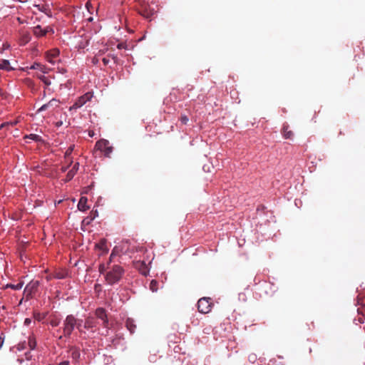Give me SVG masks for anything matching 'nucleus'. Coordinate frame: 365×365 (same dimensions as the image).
Wrapping results in <instances>:
<instances>
[{"label":"nucleus","mask_w":365,"mask_h":365,"mask_svg":"<svg viewBox=\"0 0 365 365\" xmlns=\"http://www.w3.org/2000/svg\"><path fill=\"white\" fill-rule=\"evenodd\" d=\"M98 271L105 275V279L109 285L118 283L125 274V269L122 266L112 264L110 262H108L107 264H100Z\"/></svg>","instance_id":"1"},{"label":"nucleus","mask_w":365,"mask_h":365,"mask_svg":"<svg viewBox=\"0 0 365 365\" xmlns=\"http://www.w3.org/2000/svg\"><path fill=\"white\" fill-rule=\"evenodd\" d=\"M75 327L82 331L81 325L77 323V319L72 314L68 315L63 321V334L65 336H69L73 331Z\"/></svg>","instance_id":"2"},{"label":"nucleus","mask_w":365,"mask_h":365,"mask_svg":"<svg viewBox=\"0 0 365 365\" xmlns=\"http://www.w3.org/2000/svg\"><path fill=\"white\" fill-rule=\"evenodd\" d=\"M95 148L104 153V155L109 158L113 152V147L110 145L108 140L101 139L96 142Z\"/></svg>","instance_id":"3"},{"label":"nucleus","mask_w":365,"mask_h":365,"mask_svg":"<svg viewBox=\"0 0 365 365\" xmlns=\"http://www.w3.org/2000/svg\"><path fill=\"white\" fill-rule=\"evenodd\" d=\"M93 98V93L88 92L84 95L80 96L76 102L69 108V110H77L81 108L87 102L90 101Z\"/></svg>","instance_id":"4"},{"label":"nucleus","mask_w":365,"mask_h":365,"mask_svg":"<svg viewBox=\"0 0 365 365\" xmlns=\"http://www.w3.org/2000/svg\"><path fill=\"white\" fill-rule=\"evenodd\" d=\"M210 298L202 297L197 302V309L200 313L207 314L211 311L212 303Z\"/></svg>","instance_id":"5"},{"label":"nucleus","mask_w":365,"mask_h":365,"mask_svg":"<svg viewBox=\"0 0 365 365\" xmlns=\"http://www.w3.org/2000/svg\"><path fill=\"white\" fill-rule=\"evenodd\" d=\"M49 32L54 33L53 29L49 26L43 29L40 25H37L33 29V33L36 37L43 36Z\"/></svg>","instance_id":"6"},{"label":"nucleus","mask_w":365,"mask_h":365,"mask_svg":"<svg viewBox=\"0 0 365 365\" xmlns=\"http://www.w3.org/2000/svg\"><path fill=\"white\" fill-rule=\"evenodd\" d=\"M95 314L98 319H99L102 321L103 325L105 327H107L108 324V319L106 309L103 308L99 307V308L96 309V310L95 312Z\"/></svg>","instance_id":"7"},{"label":"nucleus","mask_w":365,"mask_h":365,"mask_svg":"<svg viewBox=\"0 0 365 365\" xmlns=\"http://www.w3.org/2000/svg\"><path fill=\"white\" fill-rule=\"evenodd\" d=\"M40 283L38 280H32L25 287L24 292L27 295H31L37 291V289L39 286Z\"/></svg>","instance_id":"8"},{"label":"nucleus","mask_w":365,"mask_h":365,"mask_svg":"<svg viewBox=\"0 0 365 365\" xmlns=\"http://www.w3.org/2000/svg\"><path fill=\"white\" fill-rule=\"evenodd\" d=\"M59 50L58 49H53L48 51L46 54V60L48 62L51 63L52 65H55L56 62L58 61V57L59 55Z\"/></svg>","instance_id":"9"},{"label":"nucleus","mask_w":365,"mask_h":365,"mask_svg":"<svg viewBox=\"0 0 365 365\" xmlns=\"http://www.w3.org/2000/svg\"><path fill=\"white\" fill-rule=\"evenodd\" d=\"M59 101L56 98H52L49 102L47 103L43 104L37 110L38 113L44 111L48 108H56L58 106Z\"/></svg>","instance_id":"10"},{"label":"nucleus","mask_w":365,"mask_h":365,"mask_svg":"<svg viewBox=\"0 0 365 365\" xmlns=\"http://www.w3.org/2000/svg\"><path fill=\"white\" fill-rule=\"evenodd\" d=\"M68 272L65 269H59L53 273V277L57 279H63L68 277Z\"/></svg>","instance_id":"11"},{"label":"nucleus","mask_w":365,"mask_h":365,"mask_svg":"<svg viewBox=\"0 0 365 365\" xmlns=\"http://www.w3.org/2000/svg\"><path fill=\"white\" fill-rule=\"evenodd\" d=\"M78 169H79V163H76L73 165V168L68 172V173L66 175V181H70L74 177V175L76 174Z\"/></svg>","instance_id":"12"},{"label":"nucleus","mask_w":365,"mask_h":365,"mask_svg":"<svg viewBox=\"0 0 365 365\" xmlns=\"http://www.w3.org/2000/svg\"><path fill=\"white\" fill-rule=\"evenodd\" d=\"M74 148H75V145H71L68 148V149L65 152L64 157H65L66 163H68L69 165H71L73 163V160H72V158L71 157V155L74 150Z\"/></svg>","instance_id":"13"},{"label":"nucleus","mask_w":365,"mask_h":365,"mask_svg":"<svg viewBox=\"0 0 365 365\" xmlns=\"http://www.w3.org/2000/svg\"><path fill=\"white\" fill-rule=\"evenodd\" d=\"M125 327L130 334L135 333L137 327L135 321L131 318H128L126 319Z\"/></svg>","instance_id":"14"},{"label":"nucleus","mask_w":365,"mask_h":365,"mask_svg":"<svg viewBox=\"0 0 365 365\" xmlns=\"http://www.w3.org/2000/svg\"><path fill=\"white\" fill-rule=\"evenodd\" d=\"M96 327V322L93 317H88L84 323V329H92Z\"/></svg>","instance_id":"15"},{"label":"nucleus","mask_w":365,"mask_h":365,"mask_svg":"<svg viewBox=\"0 0 365 365\" xmlns=\"http://www.w3.org/2000/svg\"><path fill=\"white\" fill-rule=\"evenodd\" d=\"M87 198L86 197H81L78 203V209L81 211H86L89 207L87 205Z\"/></svg>","instance_id":"16"},{"label":"nucleus","mask_w":365,"mask_h":365,"mask_svg":"<svg viewBox=\"0 0 365 365\" xmlns=\"http://www.w3.org/2000/svg\"><path fill=\"white\" fill-rule=\"evenodd\" d=\"M95 247L97 250L101 251L102 254L107 252L108 250L105 239H102Z\"/></svg>","instance_id":"17"},{"label":"nucleus","mask_w":365,"mask_h":365,"mask_svg":"<svg viewBox=\"0 0 365 365\" xmlns=\"http://www.w3.org/2000/svg\"><path fill=\"white\" fill-rule=\"evenodd\" d=\"M35 6L37 7V9L39 11L45 13L48 16L51 17L52 16L51 12L48 6H46V5H36Z\"/></svg>","instance_id":"18"},{"label":"nucleus","mask_w":365,"mask_h":365,"mask_svg":"<svg viewBox=\"0 0 365 365\" xmlns=\"http://www.w3.org/2000/svg\"><path fill=\"white\" fill-rule=\"evenodd\" d=\"M28 346H29L30 350L35 349V348L36 346V341L35 338L33 336H30L29 337Z\"/></svg>","instance_id":"19"},{"label":"nucleus","mask_w":365,"mask_h":365,"mask_svg":"<svg viewBox=\"0 0 365 365\" xmlns=\"http://www.w3.org/2000/svg\"><path fill=\"white\" fill-rule=\"evenodd\" d=\"M283 135H284V138L289 139V138H292V137L293 136V133L291 130H288L287 126L284 125L283 127Z\"/></svg>","instance_id":"20"},{"label":"nucleus","mask_w":365,"mask_h":365,"mask_svg":"<svg viewBox=\"0 0 365 365\" xmlns=\"http://www.w3.org/2000/svg\"><path fill=\"white\" fill-rule=\"evenodd\" d=\"M26 138L34 140L36 142H41L42 140V138L40 135L34 133L26 135Z\"/></svg>","instance_id":"21"},{"label":"nucleus","mask_w":365,"mask_h":365,"mask_svg":"<svg viewBox=\"0 0 365 365\" xmlns=\"http://www.w3.org/2000/svg\"><path fill=\"white\" fill-rule=\"evenodd\" d=\"M150 289L153 292H156L158 289V282L155 280V279H153L150 283Z\"/></svg>","instance_id":"22"},{"label":"nucleus","mask_w":365,"mask_h":365,"mask_svg":"<svg viewBox=\"0 0 365 365\" xmlns=\"http://www.w3.org/2000/svg\"><path fill=\"white\" fill-rule=\"evenodd\" d=\"M24 283L23 282H19L16 284H7V287H10L14 290H20L23 287Z\"/></svg>","instance_id":"23"},{"label":"nucleus","mask_w":365,"mask_h":365,"mask_svg":"<svg viewBox=\"0 0 365 365\" xmlns=\"http://www.w3.org/2000/svg\"><path fill=\"white\" fill-rule=\"evenodd\" d=\"M38 78H40V80L44 83L46 86H49L51 85V80L48 79L47 77H46L44 75H41L40 76H38Z\"/></svg>","instance_id":"24"},{"label":"nucleus","mask_w":365,"mask_h":365,"mask_svg":"<svg viewBox=\"0 0 365 365\" xmlns=\"http://www.w3.org/2000/svg\"><path fill=\"white\" fill-rule=\"evenodd\" d=\"M9 61L8 60H4L0 63V69H6L9 70Z\"/></svg>","instance_id":"25"},{"label":"nucleus","mask_w":365,"mask_h":365,"mask_svg":"<svg viewBox=\"0 0 365 365\" xmlns=\"http://www.w3.org/2000/svg\"><path fill=\"white\" fill-rule=\"evenodd\" d=\"M71 355L73 359H78L80 357V352L77 349L72 350Z\"/></svg>","instance_id":"26"},{"label":"nucleus","mask_w":365,"mask_h":365,"mask_svg":"<svg viewBox=\"0 0 365 365\" xmlns=\"http://www.w3.org/2000/svg\"><path fill=\"white\" fill-rule=\"evenodd\" d=\"M16 124V122H5L2 124L0 125V129H1L2 128L5 127V126H7V125H14Z\"/></svg>","instance_id":"27"},{"label":"nucleus","mask_w":365,"mask_h":365,"mask_svg":"<svg viewBox=\"0 0 365 365\" xmlns=\"http://www.w3.org/2000/svg\"><path fill=\"white\" fill-rule=\"evenodd\" d=\"M117 48L118 49H126L127 45L124 43H120L117 45Z\"/></svg>","instance_id":"28"},{"label":"nucleus","mask_w":365,"mask_h":365,"mask_svg":"<svg viewBox=\"0 0 365 365\" xmlns=\"http://www.w3.org/2000/svg\"><path fill=\"white\" fill-rule=\"evenodd\" d=\"M108 57H109V58H111L114 63H117L118 57L115 54H109Z\"/></svg>","instance_id":"29"},{"label":"nucleus","mask_w":365,"mask_h":365,"mask_svg":"<svg viewBox=\"0 0 365 365\" xmlns=\"http://www.w3.org/2000/svg\"><path fill=\"white\" fill-rule=\"evenodd\" d=\"M102 61H103V64H104L105 66H107V65H108V63H110V58H109V57H108V56H106V57H103V58H102Z\"/></svg>","instance_id":"30"},{"label":"nucleus","mask_w":365,"mask_h":365,"mask_svg":"<svg viewBox=\"0 0 365 365\" xmlns=\"http://www.w3.org/2000/svg\"><path fill=\"white\" fill-rule=\"evenodd\" d=\"M188 120H189V119H188V118L186 115H182L181 117V122L183 124H186L188 122Z\"/></svg>","instance_id":"31"},{"label":"nucleus","mask_w":365,"mask_h":365,"mask_svg":"<svg viewBox=\"0 0 365 365\" xmlns=\"http://www.w3.org/2000/svg\"><path fill=\"white\" fill-rule=\"evenodd\" d=\"M67 164H68L67 166H62L61 167V172L64 173V172H66L68 170V167L71 165H69L68 163H67Z\"/></svg>","instance_id":"32"},{"label":"nucleus","mask_w":365,"mask_h":365,"mask_svg":"<svg viewBox=\"0 0 365 365\" xmlns=\"http://www.w3.org/2000/svg\"><path fill=\"white\" fill-rule=\"evenodd\" d=\"M62 125H63V121H62V120H58V121H56V122L55 123V125H56V127H57V128L61 127Z\"/></svg>","instance_id":"33"},{"label":"nucleus","mask_w":365,"mask_h":365,"mask_svg":"<svg viewBox=\"0 0 365 365\" xmlns=\"http://www.w3.org/2000/svg\"><path fill=\"white\" fill-rule=\"evenodd\" d=\"M31 322V319H29V318H26L25 320H24V324L25 325H29Z\"/></svg>","instance_id":"34"},{"label":"nucleus","mask_w":365,"mask_h":365,"mask_svg":"<svg viewBox=\"0 0 365 365\" xmlns=\"http://www.w3.org/2000/svg\"><path fill=\"white\" fill-rule=\"evenodd\" d=\"M86 7L87 10L90 12V9L92 7V5L90 1H88L86 4Z\"/></svg>","instance_id":"35"},{"label":"nucleus","mask_w":365,"mask_h":365,"mask_svg":"<svg viewBox=\"0 0 365 365\" xmlns=\"http://www.w3.org/2000/svg\"><path fill=\"white\" fill-rule=\"evenodd\" d=\"M25 356L27 360L31 359L32 357L31 354L29 352L25 353Z\"/></svg>","instance_id":"36"},{"label":"nucleus","mask_w":365,"mask_h":365,"mask_svg":"<svg viewBox=\"0 0 365 365\" xmlns=\"http://www.w3.org/2000/svg\"><path fill=\"white\" fill-rule=\"evenodd\" d=\"M115 256V250H113L110 255V259H109V262L110 264H111V260L113 259V257H114Z\"/></svg>","instance_id":"37"},{"label":"nucleus","mask_w":365,"mask_h":365,"mask_svg":"<svg viewBox=\"0 0 365 365\" xmlns=\"http://www.w3.org/2000/svg\"><path fill=\"white\" fill-rule=\"evenodd\" d=\"M38 67H40V64H38V63H34L33 66H31V69H36V68H38Z\"/></svg>","instance_id":"38"},{"label":"nucleus","mask_w":365,"mask_h":365,"mask_svg":"<svg viewBox=\"0 0 365 365\" xmlns=\"http://www.w3.org/2000/svg\"><path fill=\"white\" fill-rule=\"evenodd\" d=\"M54 279V278H53V274H49V275H48V276L46 277V279H47V281H50V280H51V279Z\"/></svg>","instance_id":"39"},{"label":"nucleus","mask_w":365,"mask_h":365,"mask_svg":"<svg viewBox=\"0 0 365 365\" xmlns=\"http://www.w3.org/2000/svg\"><path fill=\"white\" fill-rule=\"evenodd\" d=\"M3 344H4V337L0 335V349L1 348Z\"/></svg>","instance_id":"40"},{"label":"nucleus","mask_w":365,"mask_h":365,"mask_svg":"<svg viewBox=\"0 0 365 365\" xmlns=\"http://www.w3.org/2000/svg\"><path fill=\"white\" fill-rule=\"evenodd\" d=\"M69 362L68 361H64L61 363H59L58 365H68Z\"/></svg>","instance_id":"41"},{"label":"nucleus","mask_w":365,"mask_h":365,"mask_svg":"<svg viewBox=\"0 0 365 365\" xmlns=\"http://www.w3.org/2000/svg\"><path fill=\"white\" fill-rule=\"evenodd\" d=\"M93 61V63L94 64L98 63V57H97V56H96V57H94V58H93V61Z\"/></svg>","instance_id":"42"},{"label":"nucleus","mask_w":365,"mask_h":365,"mask_svg":"<svg viewBox=\"0 0 365 365\" xmlns=\"http://www.w3.org/2000/svg\"><path fill=\"white\" fill-rule=\"evenodd\" d=\"M51 325L53 326V327L58 326V322H56V321H52L51 322Z\"/></svg>","instance_id":"43"},{"label":"nucleus","mask_w":365,"mask_h":365,"mask_svg":"<svg viewBox=\"0 0 365 365\" xmlns=\"http://www.w3.org/2000/svg\"><path fill=\"white\" fill-rule=\"evenodd\" d=\"M88 135H89L90 137H93V136L94 135V132H93V130H90V131L88 132Z\"/></svg>","instance_id":"44"},{"label":"nucleus","mask_w":365,"mask_h":365,"mask_svg":"<svg viewBox=\"0 0 365 365\" xmlns=\"http://www.w3.org/2000/svg\"><path fill=\"white\" fill-rule=\"evenodd\" d=\"M3 95H4V92H3L2 89L0 88V96H1Z\"/></svg>","instance_id":"45"},{"label":"nucleus","mask_w":365,"mask_h":365,"mask_svg":"<svg viewBox=\"0 0 365 365\" xmlns=\"http://www.w3.org/2000/svg\"><path fill=\"white\" fill-rule=\"evenodd\" d=\"M97 215H98V212L96 210V212H94V216H93V219H94Z\"/></svg>","instance_id":"46"},{"label":"nucleus","mask_w":365,"mask_h":365,"mask_svg":"<svg viewBox=\"0 0 365 365\" xmlns=\"http://www.w3.org/2000/svg\"><path fill=\"white\" fill-rule=\"evenodd\" d=\"M88 21H93V18H92V17H90V18L88 19Z\"/></svg>","instance_id":"47"},{"label":"nucleus","mask_w":365,"mask_h":365,"mask_svg":"<svg viewBox=\"0 0 365 365\" xmlns=\"http://www.w3.org/2000/svg\"><path fill=\"white\" fill-rule=\"evenodd\" d=\"M86 45H87V43H85V44H83V46H82L81 47L86 46Z\"/></svg>","instance_id":"48"},{"label":"nucleus","mask_w":365,"mask_h":365,"mask_svg":"<svg viewBox=\"0 0 365 365\" xmlns=\"http://www.w3.org/2000/svg\"><path fill=\"white\" fill-rule=\"evenodd\" d=\"M86 45H87V43H85V44H83V46H82L81 47L86 46Z\"/></svg>","instance_id":"49"},{"label":"nucleus","mask_w":365,"mask_h":365,"mask_svg":"<svg viewBox=\"0 0 365 365\" xmlns=\"http://www.w3.org/2000/svg\"><path fill=\"white\" fill-rule=\"evenodd\" d=\"M18 349H19V350H20V349H21V348H20V344L19 345Z\"/></svg>","instance_id":"50"}]
</instances>
